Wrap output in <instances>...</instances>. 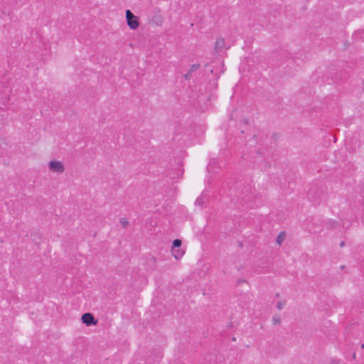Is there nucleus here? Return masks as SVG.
I'll use <instances>...</instances> for the list:
<instances>
[{
	"mask_svg": "<svg viewBox=\"0 0 364 364\" xmlns=\"http://www.w3.org/2000/svg\"><path fill=\"white\" fill-rule=\"evenodd\" d=\"M230 119H233V114H232V113L230 114Z\"/></svg>",
	"mask_w": 364,
	"mask_h": 364,
	"instance_id": "nucleus-32",
	"label": "nucleus"
},
{
	"mask_svg": "<svg viewBox=\"0 0 364 364\" xmlns=\"http://www.w3.org/2000/svg\"><path fill=\"white\" fill-rule=\"evenodd\" d=\"M286 304V302L284 301H280L279 302H277V308L279 309V310H281L284 308V306H285Z\"/></svg>",
	"mask_w": 364,
	"mask_h": 364,
	"instance_id": "nucleus-18",
	"label": "nucleus"
},
{
	"mask_svg": "<svg viewBox=\"0 0 364 364\" xmlns=\"http://www.w3.org/2000/svg\"><path fill=\"white\" fill-rule=\"evenodd\" d=\"M237 140H238V143H240V141H242V139H243V136H239L238 135H237ZM244 139H245V137H244Z\"/></svg>",
	"mask_w": 364,
	"mask_h": 364,
	"instance_id": "nucleus-23",
	"label": "nucleus"
},
{
	"mask_svg": "<svg viewBox=\"0 0 364 364\" xmlns=\"http://www.w3.org/2000/svg\"><path fill=\"white\" fill-rule=\"evenodd\" d=\"M276 297H279V294H277Z\"/></svg>",
	"mask_w": 364,
	"mask_h": 364,
	"instance_id": "nucleus-37",
	"label": "nucleus"
},
{
	"mask_svg": "<svg viewBox=\"0 0 364 364\" xmlns=\"http://www.w3.org/2000/svg\"><path fill=\"white\" fill-rule=\"evenodd\" d=\"M183 151H179L175 154L173 159L169 162V167L167 171L166 176L170 179L180 178L183 176L184 169L183 168Z\"/></svg>",
	"mask_w": 364,
	"mask_h": 364,
	"instance_id": "nucleus-2",
	"label": "nucleus"
},
{
	"mask_svg": "<svg viewBox=\"0 0 364 364\" xmlns=\"http://www.w3.org/2000/svg\"><path fill=\"white\" fill-rule=\"evenodd\" d=\"M208 186L218 191L220 195H226L228 198H239L243 194V190L240 191V188L243 185L241 181H237L235 178H227L225 181L221 180H210Z\"/></svg>",
	"mask_w": 364,
	"mask_h": 364,
	"instance_id": "nucleus-1",
	"label": "nucleus"
},
{
	"mask_svg": "<svg viewBox=\"0 0 364 364\" xmlns=\"http://www.w3.org/2000/svg\"><path fill=\"white\" fill-rule=\"evenodd\" d=\"M256 134H253L252 138H256Z\"/></svg>",
	"mask_w": 364,
	"mask_h": 364,
	"instance_id": "nucleus-36",
	"label": "nucleus"
},
{
	"mask_svg": "<svg viewBox=\"0 0 364 364\" xmlns=\"http://www.w3.org/2000/svg\"><path fill=\"white\" fill-rule=\"evenodd\" d=\"M199 68H200L199 63L193 64L189 69V73H192L193 72L196 71Z\"/></svg>",
	"mask_w": 364,
	"mask_h": 364,
	"instance_id": "nucleus-16",
	"label": "nucleus"
},
{
	"mask_svg": "<svg viewBox=\"0 0 364 364\" xmlns=\"http://www.w3.org/2000/svg\"><path fill=\"white\" fill-rule=\"evenodd\" d=\"M245 282V279H240L237 280V284H240V283Z\"/></svg>",
	"mask_w": 364,
	"mask_h": 364,
	"instance_id": "nucleus-27",
	"label": "nucleus"
},
{
	"mask_svg": "<svg viewBox=\"0 0 364 364\" xmlns=\"http://www.w3.org/2000/svg\"><path fill=\"white\" fill-rule=\"evenodd\" d=\"M237 244H238V247H240V248L243 247L242 242H241V241H238V242H237Z\"/></svg>",
	"mask_w": 364,
	"mask_h": 364,
	"instance_id": "nucleus-26",
	"label": "nucleus"
},
{
	"mask_svg": "<svg viewBox=\"0 0 364 364\" xmlns=\"http://www.w3.org/2000/svg\"><path fill=\"white\" fill-rule=\"evenodd\" d=\"M48 168L50 171L55 173H63L65 170L63 164L57 160H51L48 163Z\"/></svg>",
	"mask_w": 364,
	"mask_h": 364,
	"instance_id": "nucleus-5",
	"label": "nucleus"
},
{
	"mask_svg": "<svg viewBox=\"0 0 364 364\" xmlns=\"http://www.w3.org/2000/svg\"><path fill=\"white\" fill-rule=\"evenodd\" d=\"M355 358H356V355H355V353H354L353 354V359H355Z\"/></svg>",
	"mask_w": 364,
	"mask_h": 364,
	"instance_id": "nucleus-30",
	"label": "nucleus"
},
{
	"mask_svg": "<svg viewBox=\"0 0 364 364\" xmlns=\"http://www.w3.org/2000/svg\"><path fill=\"white\" fill-rule=\"evenodd\" d=\"M272 322L274 325L280 324L282 322L280 316L279 315H274L272 317Z\"/></svg>",
	"mask_w": 364,
	"mask_h": 364,
	"instance_id": "nucleus-15",
	"label": "nucleus"
},
{
	"mask_svg": "<svg viewBox=\"0 0 364 364\" xmlns=\"http://www.w3.org/2000/svg\"><path fill=\"white\" fill-rule=\"evenodd\" d=\"M215 359H216V355L215 354H213V353H209V354H207L205 355V358H204V360L205 361H212L213 360L214 362H215Z\"/></svg>",
	"mask_w": 364,
	"mask_h": 364,
	"instance_id": "nucleus-14",
	"label": "nucleus"
},
{
	"mask_svg": "<svg viewBox=\"0 0 364 364\" xmlns=\"http://www.w3.org/2000/svg\"><path fill=\"white\" fill-rule=\"evenodd\" d=\"M120 224L122 225L123 228H127V226L129 225V222L124 218H122L120 219Z\"/></svg>",
	"mask_w": 364,
	"mask_h": 364,
	"instance_id": "nucleus-17",
	"label": "nucleus"
},
{
	"mask_svg": "<svg viewBox=\"0 0 364 364\" xmlns=\"http://www.w3.org/2000/svg\"><path fill=\"white\" fill-rule=\"evenodd\" d=\"M184 77L186 80H190L191 77V73H189V71L184 75Z\"/></svg>",
	"mask_w": 364,
	"mask_h": 364,
	"instance_id": "nucleus-20",
	"label": "nucleus"
},
{
	"mask_svg": "<svg viewBox=\"0 0 364 364\" xmlns=\"http://www.w3.org/2000/svg\"><path fill=\"white\" fill-rule=\"evenodd\" d=\"M220 166L219 163L216 160L211 161L207 166V171L209 173H214L216 172V169H220Z\"/></svg>",
	"mask_w": 364,
	"mask_h": 364,
	"instance_id": "nucleus-9",
	"label": "nucleus"
},
{
	"mask_svg": "<svg viewBox=\"0 0 364 364\" xmlns=\"http://www.w3.org/2000/svg\"><path fill=\"white\" fill-rule=\"evenodd\" d=\"M312 191H312V189H311V190L309 191V193H308V196H309V197H310V196H311L312 198H314V193Z\"/></svg>",
	"mask_w": 364,
	"mask_h": 364,
	"instance_id": "nucleus-24",
	"label": "nucleus"
},
{
	"mask_svg": "<svg viewBox=\"0 0 364 364\" xmlns=\"http://www.w3.org/2000/svg\"><path fill=\"white\" fill-rule=\"evenodd\" d=\"M263 166H264V168L265 169H267V168H269V167H270L271 164H270V163H269V162H267V161H265V162L264 163V165H263Z\"/></svg>",
	"mask_w": 364,
	"mask_h": 364,
	"instance_id": "nucleus-22",
	"label": "nucleus"
},
{
	"mask_svg": "<svg viewBox=\"0 0 364 364\" xmlns=\"http://www.w3.org/2000/svg\"><path fill=\"white\" fill-rule=\"evenodd\" d=\"M362 222H363V223L364 224V215H362Z\"/></svg>",
	"mask_w": 364,
	"mask_h": 364,
	"instance_id": "nucleus-31",
	"label": "nucleus"
},
{
	"mask_svg": "<svg viewBox=\"0 0 364 364\" xmlns=\"http://www.w3.org/2000/svg\"><path fill=\"white\" fill-rule=\"evenodd\" d=\"M330 364H341V362L339 360H333L331 361Z\"/></svg>",
	"mask_w": 364,
	"mask_h": 364,
	"instance_id": "nucleus-21",
	"label": "nucleus"
},
{
	"mask_svg": "<svg viewBox=\"0 0 364 364\" xmlns=\"http://www.w3.org/2000/svg\"><path fill=\"white\" fill-rule=\"evenodd\" d=\"M332 223H333L332 227H333V225H336V222H333Z\"/></svg>",
	"mask_w": 364,
	"mask_h": 364,
	"instance_id": "nucleus-34",
	"label": "nucleus"
},
{
	"mask_svg": "<svg viewBox=\"0 0 364 364\" xmlns=\"http://www.w3.org/2000/svg\"><path fill=\"white\" fill-rule=\"evenodd\" d=\"M312 220V218H307L306 222L310 223Z\"/></svg>",
	"mask_w": 364,
	"mask_h": 364,
	"instance_id": "nucleus-29",
	"label": "nucleus"
},
{
	"mask_svg": "<svg viewBox=\"0 0 364 364\" xmlns=\"http://www.w3.org/2000/svg\"><path fill=\"white\" fill-rule=\"evenodd\" d=\"M81 321L83 324L87 326H91L96 325L98 322L97 319L95 318L92 313L87 312L84 313L81 316Z\"/></svg>",
	"mask_w": 364,
	"mask_h": 364,
	"instance_id": "nucleus-4",
	"label": "nucleus"
},
{
	"mask_svg": "<svg viewBox=\"0 0 364 364\" xmlns=\"http://www.w3.org/2000/svg\"><path fill=\"white\" fill-rule=\"evenodd\" d=\"M285 237H286V233L284 231H282L280 232L277 236V238H276V242L278 244V245H281L283 241L285 239Z\"/></svg>",
	"mask_w": 364,
	"mask_h": 364,
	"instance_id": "nucleus-12",
	"label": "nucleus"
},
{
	"mask_svg": "<svg viewBox=\"0 0 364 364\" xmlns=\"http://www.w3.org/2000/svg\"><path fill=\"white\" fill-rule=\"evenodd\" d=\"M257 154L259 155H262V152L261 151H257Z\"/></svg>",
	"mask_w": 364,
	"mask_h": 364,
	"instance_id": "nucleus-33",
	"label": "nucleus"
},
{
	"mask_svg": "<svg viewBox=\"0 0 364 364\" xmlns=\"http://www.w3.org/2000/svg\"><path fill=\"white\" fill-rule=\"evenodd\" d=\"M230 46H226L225 43V39L222 38H218L215 43V50L218 53L222 52L223 49L228 50Z\"/></svg>",
	"mask_w": 364,
	"mask_h": 364,
	"instance_id": "nucleus-6",
	"label": "nucleus"
},
{
	"mask_svg": "<svg viewBox=\"0 0 364 364\" xmlns=\"http://www.w3.org/2000/svg\"><path fill=\"white\" fill-rule=\"evenodd\" d=\"M279 135L277 134V133H274L273 135H272V137L277 140V138H278Z\"/></svg>",
	"mask_w": 364,
	"mask_h": 364,
	"instance_id": "nucleus-25",
	"label": "nucleus"
},
{
	"mask_svg": "<svg viewBox=\"0 0 364 364\" xmlns=\"http://www.w3.org/2000/svg\"><path fill=\"white\" fill-rule=\"evenodd\" d=\"M206 200H208V196L203 193L200 197L198 198L195 202L196 205L203 206Z\"/></svg>",
	"mask_w": 364,
	"mask_h": 364,
	"instance_id": "nucleus-11",
	"label": "nucleus"
},
{
	"mask_svg": "<svg viewBox=\"0 0 364 364\" xmlns=\"http://www.w3.org/2000/svg\"><path fill=\"white\" fill-rule=\"evenodd\" d=\"M344 246H345V242H341L340 243V247H343Z\"/></svg>",
	"mask_w": 364,
	"mask_h": 364,
	"instance_id": "nucleus-28",
	"label": "nucleus"
},
{
	"mask_svg": "<svg viewBox=\"0 0 364 364\" xmlns=\"http://www.w3.org/2000/svg\"><path fill=\"white\" fill-rule=\"evenodd\" d=\"M184 250H181V248H176L175 250H171V253L176 259H181L182 256L184 255Z\"/></svg>",
	"mask_w": 364,
	"mask_h": 364,
	"instance_id": "nucleus-10",
	"label": "nucleus"
},
{
	"mask_svg": "<svg viewBox=\"0 0 364 364\" xmlns=\"http://www.w3.org/2000/svg\"><path fill=\"white\" fill-rule=\"evenodd\" d=\"M361 348L364 349V343L361 344Z\"/></svg>",
	"mask_w": 364,
	"mask_h": 364,
	"instance_id": "nucleus-35",
	"label": "nucleus"
},
{
	"mask_svg": "<svg viewBox=\"0 0 364 364\" xmlns=\"http://www.w3.org/2000/svg\"><path fill=\"white\" fill-rule=\"evenodd\" d=\"M210 73L213 75V78L210 79L209 83H208V86L207 87L206 89H208L209 90H216L217 87H218V78H219L220 76L213 74V69L210 70Z\"/></svg>",
	"mask_w": 364,
	"mask_h": 364,
	"instance_id": "nucleus-7",
	"label": "nucleus"
},
{
	"mask_svg": "<svg viewBox=\"0 0 364 364\" xmlns=\"http://www.w3.org/2000/svg\"><path fill=\"white\" fill-rule=\"evenodd\" d=\"M182 245V241L180 239H175L172 242L171 250H175L176 248H181Z\"/></svg>",
	"mask_w": 364,
	"mask_h": 364,
	"instance_id": "nucleus-13",
	"label": "nucleus"
},
{
	"mask_svg": "<svg viewBox=\"0 0 364 364\" xmlns=\"http://www.w3.org/2000/svg\"><path fill=\"white\" fill-rule=\"evenodd\" d=\"M250 122L248 119L244 118L241 120L240 127V134H245L250 130Z\"/></svg>",
	"mask_w": 364,
	"mask_h": 364,
	"instance_id": "nucleus-8",
	"label": "nucleus"
},
{
	"mask_svg": "<svg viewBox=\"0 0 364 364\" xmlns=\"http://www.w3.org/2000/svg\"><path fill=\"white\" fill-rule=\"evenodd\" d=\"M125 15L127 23L129 28L136 30L139 26V18L129 9L126 10Z\"/></svg>",
	"mask_w": 364,
	"mask_h": 364,
	"instance_id": "nucleus-3",
	"label": "nucleus"
},
{
	"mask_svg": "<svg viewBox=\"0 0 364 364\" xmlns=\"http://www.w3.org/2000/svg\"><path fill=\"white\" fill-rule=\"evenodd\" d=\"M309 231L310 232L316 233L317 232V226L314 225V224L312 223V228H309Z\"/></svg>",
	"mask_w": 364,
	"mask_h": 364,
	"instance_id": "nucleus-19",
	"label": "nucleus"
}]
</instances>
